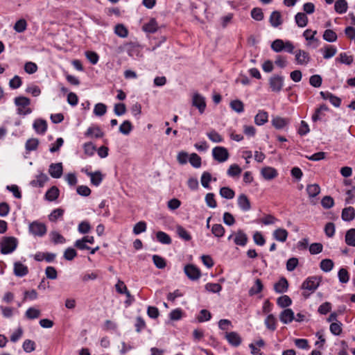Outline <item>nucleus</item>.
Instances as JSON below:
<instances>
[{"label":"nucleus","instance_id":"obj_1","mask_svg":"<svg viewBox=\"0 0 355 355\" xmlns=\"http://www.w3.org/2000/svg\"><path fill=\"white\" fill-rule=\"evenodd\" d=\"M18 245L17 239L13 236H4L1 239L0 246L1 253L3 254H10L14 252Z\"/></svg>","mask_w":355,"mask_h":355},{"label":"nucleus","instance_id":"obj_2","mask_svg":"<svg viewBox=\"0 0 355 355\" xmlns=\"http://www.w3.org/2000/svg\"><path fill=\"white\" fill-rule=\"evenodd\" d=\"M15 103L18 106L17 113L21 115H26L31 113L32 110L27 107L31 101L29 98L24 96H19L15 98Z\"/></svg>","mask_w":355,"mask_h":355},{"label":"nucleus","instance_id":"obj_3","mask_svg":"<svg viewBox=\"0 0 355 355\" xmlns=\"http://www.w3.org/2000/svg\"><path fill=\"white\" fill-rule=\"evenodd\" d=\"M284 77L279 75H273L269 78V86L272 92H279L284 87Z\"/></svg>","mask_w":355,"mask_h":355},{"label":"nucleus","instance_id":"obj_4","mask_svg":"<svg viewBox=\"0 0 355 355\" xmlns=\"http://www.w3.org/2000/svg\"><path fill=\"white\" fill-rule=\"evenodd\" d=\"M212 155L218 162H224L229 158V153L227 150L222 146H216L212 150Z\"/></svg>","mask_w":355,"mask_h":355},{"label":"nucleus","instance_id":"obj_5","mask_svg":"<svg viewBox=\"0 0 355 355\" xmlns=\"http://www.w3.org/2000/svg\"><path fill=\"white\" fill-rule=\"evenodd\" d=\"M192 105L197 107L200 114H202L206 108L205 98L200 94L196 92L192 96Z\"/></svg>","mask_w":355,"mask_h":355},{"label":"nucleus","instance_id":"obj_6","mask_svg":"<svg viewBox=\"0 0 355 355\" xmlns=\"http://www.w3.org/2000/svg\"><path fill=\"white\" fill-rule=\"evenodd\" d=\"M184 273L191 280H197L201 276L200 270L193 264H188L184 266Z\"/></svg>","mask_w":355,"mask_h":355},{"label":"nucleus","instance_id":"obj_7","mask_svg":"<svg viewBox=\"0 0 355 355\" xmlns=\"http://www.w3.org/2000/svg\"><path fill=\"white\" fill-rule=\"evenodd\" d=\"M29 230L35 236H42L46 232V227L43 223L33 222L29 225Z\"/></svg>","mask_w":355,"mask_h":355},{"label":"nucleus","instance_id":"obj_8","mask_svg":"<svg viewBox=\"0 0 355 355\" xmlns=\"http://www.w3.org/2000/svg\"><path fill=\"white\" fill-rule=\"evenodd\" d=\"M320 281L316 277H309L304 281L302 285V288L304 290H308L313 292L319 286Z\"/></svg>","mask_w":355,"mask_h":355},{"label":"nucleus","instance_id":"obj_9","mask_svg":"<svg viewBox=\"0 0 355 355\" xmlns=\"http://www.w3.org/2000/svg\"><path fill=\"white\" fill-rule=\"evenodd\" d=\"M279 320L283 324H289L295 319V314L292 309H286L279 314Z\"/></svg>","mask_w":355,"mask_h":355},{"label":"nucleus","instance_id":"obj_10","mask_svg":"<svg viewBox=\"0 0 355 355\" xmlns=\"http://www.w3.org/2000/svg\"><path fill=\"white\" fill-rule=\"evenodd\" d=\"M295 60L297 64L306 65L310 61V56L307 52L300 49L295 51Z\"/></svg>","mask_w":355,"mask_h":355},{"label":"nucleus","instance_id":"obj_11","mask_svg":"<svg viewBox=\"0 0 355 355\" xmlns=\"http://www.w3.org/2000/svg\"><path fill=\"white\" fill-rule=\"evenodd\" d=\"M14 274L17 277H24L28 273V268L26 266L19 261L14 263Z\"/></svg>","mask_w":355,"mask_h":355},{"label":"nucleus","instance_id":"obj_12","mask_svg":"<svg viewBox=\"0 0 355 355\" xmlns=\"http://www.w3.org/2000/svg\"><path fill=\"white\" fill-rule=\"evenodd\" d=\"M62 163L51 164L49 166V173L53 178H59L62 175Z\"/></svg>","mask_w":355,"mask_h":355},{"label":"nucleus","instance_id":"obj_13","mask_svg":"<svg viewBox=\"0 0 355 355\" xmlns=\"http://www.w3.org/2000/svg\"><path fill=\"white\" fill-rule=\"evenodd\" d=\"M237 203L241 209L244 211H248L251 208L250 202L245 194L242 193L238 196Z\"/></svg>","mask_w":355,"mask_h":355},{"label":"nucleus","instance_id":"obj_14","mask_svg":"<svg viewBox=\"0 0 355 355\" xmlns=\"http://www.w3.org/2000/svg\"><path fill=\"white\" fill-rule=\"evenodd\" d=\"M225 338L232 346L238 347L241 343V338L236 332L226 333Z\"/></svg>","mask_w":355,"mask_h":355},{"label":"nucleus","instance_id":"obj_15","mask_svg":"<svg viewBox=\"0 0 355 355\" xmlns=\"http://www.w3.org/2000/svg\"><path fill=\"white\" fill-rule=\"evenodd\" d=\"M288 232L283 228H277L273 232V238L280 242H285L288 238Z\"/></svg>","mask_w":355,"mask_h":355},{"label":"nucleus","instance_id":"obj_16","mask_svg":"<svg viewBox=\"0 0 355 355\" xmlns=\"http://www.w3.org/2000/svg\"><path fill=\"white\" fill-rule=\"evenodd\" d=\"M271 123L276 129H282L289 123V120L281 116H275L272 118Z\"/></svg>","mask_w":355,"mask_h":355},{"label":"nucleus","instance_id":"obj_17","mask_svg":"<svg viewBox=\"0 0 355 355\" xmlns=\"http://www.w3.org/2000/svg\"><path fill=\"white\" fill-rule=\"evenodd\" d=\"M234 241L236 245L244 246L248 242V236L242 230H239L235 234Z\"/></svg>","mask_w":355,"mask_h":355},{"label":"nucleus","instance_id":"obj_18","mask_svg":"<svg viewBox=\"0 0 355 355\" xmlns=\"http://www.w3.org/2000/svg\"><path fill=\"white\" fill-rule=\"evenodd\" d=\"M268 114L264 110H259L254 116V123L257 125H262L268 122Z\"/></svg>","mask_w":355,"mask_h":355},{"label":"nucleus","instance_id":"obj_19","mask_svg":"<svg viewBox=\"0 0 355 355\" xmlns=\"http://www.w3.org/2000/svg\"><path fill=\"white\" fill-rule=\"evenodd\" d=\"M261 173L266 180H272L277 176V171L272 167H264L262 168Z\"/></svg>","mask_w":355,"mask_h":355},{"label":"nucleus","instance_id":"obj_20","mask_svg":"<svg viewBox=\"0 0 355 355\" xmlns=\"http://www.w3.org/2000/svg\"><path fill=\"white\" fill-rule=\"evenodd\" d=\"M85 173L87 176L90 178L91 182L95 185L98 186L101 182H102L103 178L102 174L99 171H96L94 173L93 172H89L87 170H85Z\"/></svg>","mask_w":355,"mask_h":355},{"label":"nucleus","instance_id":"obj_21","mask_svg":"<svg viewBox=\"0 0 355 355\" xmlns=\"http://www.w3.org/2000/svg\"><path fill=\"white\" fill-rule=\"evenodd\" d=\"M33 128L38 134H44L47 129L46 121L43 119H37L33 123Z\"/></svg>","mask_w":355,"mask_h":355},{"label":"nucleus","instance_id":"obj_22","mask_svg":"<svg viewBox=\"0 0 355 355\" xmlns=\"http://www.w3.org/2000/svg\"><path fill=\"white\" fill-rule=\"evenodd\" d=\"M87 137H94L95 138H101L103 137L104 133L98 126L89 127L86 132Z\"/></svg>","mask_w":355,"mask_h":355},{"label":"nucleus","instance_id":"obj_23","mask_svg":"<svg viewBox=\"0 0 355 355\" xmlns=\"http://www.w3.org/2000/svg\"><path fill=\"white\" fill-rule=\"evenodd\" d=\"M142 28L146 33H154L158 29V24L156 20L152 18L148 23L143 26Z\"/></svg>","mask_w":355,"mask_h":355},{"label":"nucleus","instance_id":"obj_24","mask_svg":"<svg viewBox=\"0 0 355 355\" xmlns=\"http://www.w3.org/2000/svg\"><path fill=\"white\" fill-rule=\"evenodd\" d=\"M270 23L273 27H278L282 24V16L279 12L273 11L270 16Z\"/></svg>","mask_w":355,"mask_h":355},{"label":"nucleus","instance_id":"obj_25","mask_svg":"<svg viewBox=\"0 0 355 355\" xmlns=\"http://www.w3.org/2000/svg\"><path fill=\"white\" fill-rule=\"evenodd\" d=\"M355 210L352 207H348L343 209L342 218L345 221H351L354 218Z\"/></svg>","mask_w":355,"mask_h":355},{"label":"nucleus","instance_id":"obj_26","mask_svg":"<svg viewBox=\"0 0 355 355\" xmlns=\"http://www.w3.org/2000/svg\"><path fill=\"white\" fill-rule=\"evenodd\" d=\"M288 284L285 278H282L274 285L275 291L278 293H282L287 291Z\"/></svg>","mask_w":355,"mask_h":355},{"label":"nucleus","instance_id":"obj_27","mask_svg":"<svg viewBox=\"0 0 355 355\" xmlns=\"http://www.w3.org/2000/svg\"><path fill=\"white\" fill-rule=\"evenodd\" d=\"M347 3L346 0H337L334 4V9L336 12L339 14H343L347 12Z\"/></svg>","mask_w":355,"mask_h":355},{"label":"nucleus","instance_id":"obj_28","mask_svg":"<svg viewBox=\"0 0 355 355\" xmlns=\"http://www.w3.org/2000/svg\"><path fill=\"white\" fill-rule=\"evenodd\" d=\"M329 110L328 107L323 104L315 110V113L312 116V121L315 122L320 120L324 115V112Z\"/></svg>","mask_w":355,"mask_h":355},{"label":"nucleus","instance_id":"obj_29","mask_svg":"<svg viewBox=\"0 0 355 355\" xmlns=\"http://www.w3.org/2000/svg\"><path fill=\"white\" fill-rule=\"evenodd\" d=\"M345 241L347 245L355 247V229L352 228L347 231Z\"/></svg>","mask_w":355,"mask_h":355},{"label":"nucleus","instance_id":"obj_30","mask_svg":"<svg viewBox=\"0 0 355 355\" xmlns=\"http://www.w3.org/2000/svg\"><path fill=\"white\" fill-rule=\"evenodd\" d=\"M58 196L59 189L56 187H52L46 191L45 194V198L51 202L55 200Z\"/></svg>","mask_w":355,"mask_h":355},{"label":"nucleus","instance_id":"obj_31","mask_svg":"<svg viewBox=\"0 0 355 355\" xmlns=\"http://www.w3.org/2000/svg\"><path fill=\"white\" fill-rule=\"evenodd\" d=\"M264 323L269 330L273 331L276 329L277 320L272 314H270L266 317Z\"/></svg>","mask_w":355,"mask_h":355},{"label":"nucleus","instance_id":"obj_32","mask_svg":"<svg viewBox=\"0 0 355 355\" xmlns=\"http://www.w3.org/2000/svg\"><path fill=\"white\" fill-rule=\"evenodd\" d=\"M334 263L331 259H322L320 263V269L325 272H330L334 268Z\"/></svg>","mask_w":355,"mask_h":355},{"label":"nucleus","instance_id":"obj_33","mask_svg":"<svg viewBox=\"0 0 355 355\" xmlns=\"http://www.w3.org/2000/svg\"><path fill=\"white\" fill-rule=\"evenodd\" d=\"M39 139L36 138H31L28 139L25 144V148L27 151H33L37 150L39 145Z\"/></svg>","mask_w":355,"mask_h":355},{"label":"nucleus","instance_id":"obj_34","mask_svg":"<svg viewBox=\"0 0 355 355\" xmlns=\"http://www.w3.org/2000/svg\"><path fill=\"white\" fill-rule=\"evenodd\" d=\"M295 22L299 27H304L307 25L308 17L305 13L298 12L295 17Z\"/></svg>","mask_w":355,"mask_h":355},{"label":"nucleus","instance_id":"obj_35","mask_svg":"<svg viewBox=\"0 0 355 355\" xmlns=\"http://www.w3.org/2000/svg\"><path fill=\"white\" fill-rule=\"evenodd\" d=\"M323 58L324 59H329L334 57L337 53V49L333 46L327 45L324 47L323 50Z\"/></svg>","mask_w":355,"mask_h":355},{"label":"nucleus","instance_id":"obj_36","mask_svg":"<svg viewBox=\"0 0 355 355\" xmlns=\"http://www.w3.org/2000/svg\"><path fill=\"white\" fill-rule=\"evenodd\" d=\"M48 180V177L44 173H41L36 177L35 180L31 182V184L33 187H43L44 183Z\"/></svg>","mask_w":355,"mask_h":355},{"label":"nucleus","instance_id":"obj_37","mask_svg":"<svg viewBox=\"0 0 355 355\" xmlns=\"http://www.w3.org/2000/svg\"><path fill=\"white\" fill-rule=\"evenodd\" d=\"M133 126L128 120L124 121L119 126V132L123 135H128L132 130Z\"/></svg>","mask_w":355,"mask_h":355},{"label":"nucleus","instance_id":"obj_38","mask_svg":"<svg viewBox=\"0 0 355 355\" xmlns=\"http://www.w3.org/2000/svg\"><path fill=\"white\" fill-rule=\"evenodd\" d=\"M114 33L116 35L122 38H125L128 35V29L121 24L115 26Z\"/></svg>","mask_w":355,"mask_h":355},{"label":"nucleus","instance_id":"obj_39","mask_svg":"<svg viewBox=\"0 0 355 355\" xmlns=\"http://www.w3.org/2000/svg\"><path fill=\"white\" fill-rule=\"evenodd\" d=\"M306 191L310 198H314L320 193V188L317 184H309L306 187Z\"/></svg>","mask_w":355,"mask_h":355},{"label":"nucleus","instance_id":"obj_40","mask_svg":"<svg viewBox=\"0 0 355 355\" xmlns=\"http://www.w3.org/2000/svg\"><path fill=\"white\" fill-rule=\"evenodd\" d=\"M263 290V284L259 279H257L254 282V285L249 290V295L250 296L259 293Z\"/></svg>","mask_w":355,"mask_h":355},{"label":"nucleus","instance_id":"obj_41","mask_svg":"<svg viewBox=\"0 0 355 355\" xmlns=\"http://www.w3.org/2000/svg\"><path fill=\"white\" fill-rule=\"evenodd\" d=\"M230 106L237 113H241L244 110V104L240 100H234L232 101L230 103Z\"/></svg>","mask_w":355,"mask_h":355},{"label":"nucleus","instance_id":"obj_42","mask_svg":"<svg viewBox=\"0 0 355 355\" xmlns=\"http://www.w3.org/2000/svg\"><path fill=\"white\" fill-rule=\"evenodd\" d=\"M220 195L224 198L232 199L235 196V193L230 187H224L220 188Z\"/></svg>","mask_w":355,"mask_h":355},{"label":"nucleus","instance_id":"obj_43","mask_svg":"<svg viewBox=\"0 0 355 355\" xmlns=\"http://www.w3.org/2000/svg\"><path fill=\"white\" fill-rule=\"evenodd\" d=\"M157 239L159 242L163 244H170L171 243V237L165 232L159 231L156 234Z\"/></svg>","mask_w":355,"mask_h":355},{"label":"nucleus","instance_id":"obj_44","mask_svg":"<svg viewBox=\"0 0 355 355\" xmlns=\"http://www.w3.org/2000/svg\"><path fill=\"white\" fill-rule=\"evenodd\" d=\"M64 210L58 208L52 211L49 216V219L51 222H55L58 218H61L64 214Z\"/></svg>","mask_w":355,"mask_h":355},{"label":"nucleus","instance_id":"obj_45","mask_svg":"<svg viewBox=\"0 0 355 355\" xmlns=\"http://www.w3.org/2000/svg\"><path fill=\"white\" fill-rule=\"evenodd\" d=\"M337 38L336 33L331 29H327L324 32L323 39L327 42H334L336 41Z\"/></svg>","mask_w":355,"mask_h":355},{"label":"nucleus","instance_id":"obj_46","mask_svg":"<svg viewBox=\"0 0 355 355\" xmlns=\"http://www.w3.org/2000/svg\"><path fill=\"white\" fill-rule=\"evenodd\" d=\"M40 314V311L33 307L28 309L25 313L26 317L31 320L39 318Z\"/></svg>","mask_w":355,"mask_h":355},{"label":"nucleus","instance_id":"obj_47","mask_svg":"<svg viewBox=\"0 0 355 355\" xmlns=\"http://www.w3.org/2000/svg\"><path fill=\"white\" fill-rule=\"evenodd\" d=\"M107 112V106L102 103H98L95 105L94 113L96 116H101Z\"/></svg>","mask_w":355,"mask_h":355},{"label":"nucleus","instance_id":"obj_48","mask_svg":"<svg viewBox=\"0 0 355 355\" xmlns=\"http://www.w3.org/2000/svg\"><path fill=\"white\" fill-rule=\"evenodd\" d=\"M207 136L214 143H220L223 140L222 136L214 130L208 132Z\"/></svg>","mask_w":355,"mask_h":355},{"label":"nucleus","instance_id":"obj_49","mask_svg":"<svg viewBox=\"0 0 355 355\" xmlns=\"http://www.w3.org/2000/svg\"><path fill=\"white\" fill-rule=\"evenodd\" d=\"M176 232L178 236L184 241H188L191 239L190 234L183 227L180 225L177 226Z\"/></svg>","mask_w":355,"mask_h":355},{"label":"nucleus","instance_id":"obj_50","mask_svg":"<svg viewBox=\"0 0 355 355\" xmlns=\"http://www.w3.org/2000/svg\"><path fill=\"white\" fill-rule=\"evenodd\" d=\"M241 171L242 170L239 167V166L236 164H234L230 166L227 171V173L230 177H235L239 176L241 174Z\"/></svg>","mask_w":355,"mask_h":355},{"label":"nucleus","instance_id":"obj_51","mask_svg":"<svg viewBox=\"0 0 355 355\" xmlns=\"http://www.w3.org/2000/svg\"><path fill=\"white\" fill-rule=\"evenodd\" d=\"M277 303L280 307L286 308L292 304V300L288 295H283L277 299Z\"/></svg>","mask_w":355,"mask_h":355},{"label":"nucleus","instance_id":"obj_52","mask_svg":"<svg viewBox=\"0 0 355 355\" xmlns=\"http://www.w3.org/2000/svg\"><path fill=\"white\" fill-rule=\"evenodd\" d=\"M284 47H285L284 42L280 39L275 40L271 44V49L275 52H277V53L280 52L282 50H284Z\"/></svg>","mask_w":355,"mask_h":355},{"label":"nucleus","instance_id":"obj_53","mask_svg":"<svg viewBox=\"0 0 355 355\" xmlns=\"http://www.w3.org/2000/svg\"><path fill=\"white\" fill-rule=\"evenodd\" d=\"M27 27V22L24 19L18 20L14 25V30L17 33H23Z\"/></svg>","mask_w":355,"mask_h":355},{"label":"nucleus","instance_id":"obj_54","mask_svg":"<svg viewBox=\"0 0 355 355\" xmlns=\"http://www.w3.org/2000/svg\"><path fill=\"white\" fill-rule=\"evenodd\" d=\"M22 347L26 352L30 353L35 349V343L31 340L26 339L23 343Z\"/></svg>","mask_w":355,"mask_h":355},{"label":"nucleus","instance_id":"obj_55","mask_svg":"<svg viewBox=\"0 0 355 355\" xmlns=\"http://www.w3.org/2000/svg\"><path fill=\"white\" fill-rule=\"evenodd\" d=\"M339 281L343 284H346L349 280V275L345 268H340L338 272Z\"/></svg>","mask_w":355,"mask_h":355},{"label":"nucleus","instance_id":"obj_56","mask_svg":"<svg viewBox=\"0 0 355 355\" xmlns=\"http://www.w3.org/2000/svg\"><path fill=\"white\" fill-rule=\"evenodd\" d=\"M212 234L217 237H222L225 233V229L220 224H215L211 228Z\"/></svg>","mask_w":355,"mask_h":355},{"label":"nucleus","instance_id":"obj_57","mask_svg":"<svg viewBox=\"0 0 355 355\" xmlns=\"http://www.w3.org/2000/svg\"><path fill=\"white\" fill-rule=\"evenodd\" d=\"M190 164L195 168H199L201 166V158L196 153H192L189 157Z\"/></svg>","mask_w":355,"mask_h":355},{"label":"nucleus","instance_id":"obj_58","mask_svg":"<svg viewBox=\"0 0 355 355\" xmlns=\"http://www.w3.org/2000/svg\"><path fill=\"white\" fill-rule=\"evenodd\" d=\"M50 236L52 241L55 243H64L65 242V239L58 232H52L50 233Z\"/></svg>","mask_w":355,"mask_h":355},{"label":"nucleus","instance_id":"obj_59","mask_svg":"<svg viewBox=\"0 0 355 355\" xmlns=\"http://www.w3.org/2000/svg\"><path fill=\"white\" fill-rule=\"evenodd\" d=\"M153 261L154 264L156 266L157 268L159 269L164 268L166 266V261L164 258L159 255H153Z\"/></svg>","mask_w":355,"mask_h":355},{"label":"nucleus","instance_id":"obj_60","mask_svg":"<svg viewBox=\"0 0 355 355\" xmlns=\"http://www.w3.org/2000/svg\"><path fill=\"white\" fill-rule=\"evenodd\" d=\"M146 230V223L144 221H139L136 223L133 227L135 234H139Z\"/></svg>","mask_w":355,"mask_h":355},{"label":"nucleus","instance_id":"obj_61","mask_svg":"<svg viewBox=\"0 0 355 355\" xmlns=\"http://www.w3.org/2000/svg\"><path fill=\"white\" fill-rule=\"evenodd\" d=\"M205 202L207 205L211 208H216L217 207V203L214 198V194L212 193H209L206 195Z\"/></svg>","mask_w":355,"mask_h":355},{"label":"nucleus","instance_id":"obj_62","mask_svg":"<svg viewBox=\"0 0 355 355\" xmlns=\"http://www.w3.org/2000/svg\"><path fill=\"white\" fill-rule=\"evenodd\" d=\"M85 153L88 156H92L96 151V146L92 142H87L83 145Z\"/></svg>","mask_w":355,"mask_h":355},{"label":"nucleus","instance_id":"obj_63","mask_svg":"<svg viewBox=\"0 0 355 355\" xmlns=\"http://www.w3.org/2000/svg\"><path fill=\"white\" fill-rule=\"evenodd\" d=\"M321 204L324 209H330L334 206V201L331 196H326L322 199Z\"/></svg>","mask_w":355,"mask_h":355},{"label":"nucleus","instance_id":"obj_64","mask_svg":"<svg viewBox=\"0 0 355 355\" xmlns=\"http://www.w3.org/2000/svg\"><path fill=\"white\" fill-rule=\"evenodd\" d=\"M342 324L339 322H332L330 325V331L336 335L338 336L342 332Z\"/></svg>","mask_w":355,"mask_h":355}]
</instances>
